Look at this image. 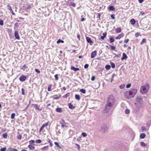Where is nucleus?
Wrapping results in <instances>:
<instances>
[{"label": "nucleus", "instance_id": "obj_50", "mask_svg": "<svg viewBox=\"0 0 151 151\" xmlns=\"http://www.w3.org/2000/svg\"><path fill=\"white\" fill-rule=\"evenodd\" d=\"M130 111L129 109H127L125 110V112L127 114H128L129 113Z\"/></svg>", "mask_w": 151, "mask_h": 151}, {"label": "nucleus", "instance_id": "obj_35", "mask_svg": "<svg viewBox=\"0 0 151 151\" xmlns=\"http://www.w3.org/2000/svg\"><path fill=\"white\" fill-rule=\"evenodd\" d=\"M141 129L142 132H145L147 131L146 128L145 127H142Z\"/></svg>", "mask_w": 151, "mask_h": 151}, {"label": "nucleus", "instance_id": "obj_62", "mask_svg": "<svg viewBox=\"0 0 151 151\" xmlns=\"http://www.w3.org/2000/svg\"><path fill=\"white\" fill-rule=\"evenodd\" d=\"M98 16L99 18V19H100V16H101V14L100 13H99L98 14Z\"/></svg>", "mask_w": 151, "mask_h": 151}, {"label": "nucleus", "instance_id": "obj_2", "mask_svg": "<svg viewBox=\"0 0 151 151\" xmlns=\"http://www.w3.org/2000/svg\"><path fill=\"white\" fill-rule=\"evenodd\" d=\"M113 106L111 104L107 103L105 106L104 112H108L110 114H111L113 110Z\"/></svg>", "mask_w": 151, "mask_h": 151}, {"label": "nucleus", "instance_id": "obj_23", "mask_svg": "<svg viewBox=\"0 0 151 151\" xmlns=\"http://www.w3.org/2000/svg\"><path fill=\"white\" fill-rule=\"evenodd\" d=\"M75 98L76 100L78 101L80 99V96L78 94H76L75 95Z\"/></svg>", "mask_w": 151, "mask_h": 151}, {"label": "nucleus", "instance_id": "obj_18", "mask_svg": "<svg viewBox=\"0 0 151 151\" xmlns=\"http://www.w3.org/2000/svg\"><path fill=\"white\" fill-rule=\"evenodd\" d=\"M68 106L69 108L71 109H73L75 108V106H73L71 103L68 104Z\"/></svg>", "mask_w": 151, "mask_h": 151}, {"label": "nucleus", "instance_id": "obj_61", "mask_svg": "<svg viewBox=\"0 0 151 151\" xmlns=\"http://www.w3.org/2000/svg\"><path fill=\"white\" fill-rule=\"evenodd\" d=\"M111 17L112 19H115V17L114 16V14H112V15H111Z\"/></svg>", "mask_w": 151, "mask_h": 151}, {"label": "nucleus", "instance_id": "obj_12", "mask_svg": "<svg viewBox=\"0 0 151 151\" xmlns=\"http://www.w3.org/2000/svg\"><path fill=\"white\" fill-rule=\"evenodd\" d=\"M124 34L123 33H122L119 34V35L118 36L116 37H115V38L116 39H119L123 37L124 36Z\"/></svg>", "mask_w": 151, "mask_h": 151}, {"label": "nucleus", "instance_id": "obj_57", "mask_svg": "<svg viewBox=\"0 0 151 151\" xmlns=\"http://www.w3.org/2000/svg\"><path fill=\"white\" fill-rule=\"evenodd\" d=\"M22 94L23 95H24L25 93H24V89L23 88H22Z\"/></svg>", "mask_w": 151, "mask_h": 151}, {"label": "nucleus", "instance_id": "obj_7", "mask_svg": "<svg viewBox=\"0 0 151 151\" xmlns=\"http://www.w3.org/2000/svg\"><path fill=\"white\" fill-rule=\"evenodd\" d=\"M48 123L49 122H48L42 125V127L40 128V130H39V132H41V131H42L43 128L46 126H47L48 125Z\"/></svg>", "mask_w": 151, "mask_h": 151}, {"label": "nucleus", "instance_id": "obj_22", "mask_svg": "<svg viewBox=\"0 0 151 151\" xmlns=\"http://www.w3.org/2000/svg\"><path fill=\"white\" fill-rule=\"evenodd\" d=\"M146 135L145 133L141 134L140 135V137L141 139H143L145 137Z\"/></svg>", "mask_w": 151, "mask_h": 151}, {"label": "nucleus", "instance_id": "obj_63", "mask_svg": "<svg viewBox=\"0 0 151 151\" xmlns=\"http://www.w3.org/2000/svg\"><path fill=\"white\" fill-rule=\"evenodd\" d=\"M60 97V96L59 97H55L53 98V99H59Z\"/></svg>", "mask_w": 151, "mask_h": 151}, {"label": "nucleus", "instance_id": "obj_14", "mask_svg": "<svg viewBox=\"0 0 151 151\" xmlns=\"http://www.w3.org/2000/svg\"><path fill=\"white\" fill-rule=\"evenodd\" d=\"M7 7H8L9 9L10 10V11L12 13L13 15H15V14L14 12L12 10V7L11 6L9 5L8 4L7 5Z\"/></svg>", "mask_w": 151, "mask_h": 151}, {"label": "nucleus", "instance_id": "obj_36", "mask_svg": "<svg viewBox=\"0 0 151 151\" xmlns=\"http://www.w3.org/2000/svg\"><path fill=\"white\" fill-rule=\"evenodd\" d=\"M80 91L83 93H85L86 92V90L83 89H80Z\"/></svg>", "mask_w": 151, "mask_h": 151}, {"label": "nucleus", "instance_id": "obj_32", "mask_svg": "<svg viewBox=\"0 0 151 151\" xmlns=\"http://www.w3.org/2000/svg\"><path fill=\"white\" fill-rule=\"evenodd\" d=\"M2 137L4 138H6L7 137V134L6 133H4L2 135Z\"/></svg>", "mask_w": 151, "mask_h": 151}, {"label": "nucleus", "instance_id": "obj_25", "mask_svg": "<svg viewBox=\"0 0 151 151\" xmlns=\"http://www.w3.org/2000/svg\"><path fill=\"white\" fill-rule=\"evenodd\" d=\"M56 111L58 112H62V109L60 108H58L56 109Z\"/></svg>", "mask_w": 151, "mask_h": 151}, {"label": "nucleus", "instance_id": "obj_15", "mask_svg": "<svg viewBox=\"0 0 151 151\" xmlns=\"http://www.w3.org/2000/svg\"><path fill=\"white\" fill-rule=\"evenodd\" d=\"M71 70H73L75 71H78L79 70V69L78 68H75L73 66H71Z\"/></svg>", "mask_w": 151, "mask_h": 151}, {"label": "nucleus", "instance_id": "obj_40", "mask_svg": "<svg viewBox=\"0 0 151 151\" xmlns=\"http://www.w3.org/2000/svg\"><path fill=\"white\" fill-rule=\"evenodd\" d=\"M15 114L14 113H13L11 115V118L12 119H13L14 118Z\"/></svg>", "mask_w": 151, "mask_h": 151}, {"label": "nucleus", "instance_id": "obj_47", "mask_svg": "<svg viewBox=\"0 0 151 151\" xmlns=\"http://www.w3.org/2000/svg\"><path fill=\"white\" fill-rule=\"evenodd\" d=\"M6 147H4L1 149L0 151H6Z\"/></svg>", "mask_w": 151, "mask_h": 151}, {"label": "nucleus", "instance_id": "obj_13", "mask_svg": "<svg viewBox=\"0 0 151 151\" xmlns=\"http://www.w3.org/2000/svg\"><path fill=\"white\" fill-rule=\"evenodd\" d=\"M127 58V56L125 53H123L122 54V57L121 58L122 60H123L126 59Z\"/></svg>", "mask_w": 151, "mask_h": 151}, {"label": "nucleus", "instance_id": "obj_26", "mask_svg": "<svg viewBox=\"0 0 151 151\" xmlns=\"http://www.w3.org/2000/svg\"><path fill=\"white\" fill-rule=\"evenodd\" d=\"M105 68L107 70H109L111 68V66L109 65H107L105 66Z\"/></svg>", "mask_w": 151, "mask_h": 151}, {"label": "nucleus", "instance_id": "obj_28", "mask_svg": "<svg viewBox=\"0 0 151 151\" xmlns=\"http://www.w3.org/2000/svg\"><path fill=\"white\" fill-rule=\"evenodd\" d=\"M110 64L112 68H115V65L114 63H113L112 62H110Z\"/></svg>", "mask_w": 151, "mask_h": 151}, {"label": "nucleus", "instance_id": "obj_51", "mask_svg": "<svg viewBox=\"0 0 151 151\" xmlns=\"http://www.w3.org/2000/svg\"><path fill=\"white\" fill-rule=\"evenodd\" d=\"M48 146L44 147H43L42 148H41V149L42 150H44L46 148L47 149L48 148Z\"/></svg>", "mask_w": 151, "mask_h": 151}, {"label": "nucleus", "instance_id": "obj_56", "mask_svg": "<svg viewBox=\"0 0 151 151\" xmlns=\"http://www.w3.org/2000/svg\"><path fill=\"white\" fill-rule=\"evenodd\" d=\"M110 47H111V49L112 50H115V48H116L115 46H112V45H110Z\"/></svg>", "mask_w": 151, "mask_h": 151}, {"label": "nucleus", "instance_id": "obj_38", "mask_svg": "<svg viewBox=\"0 0 151 151\" xmlns=\"http://www.w3.org/2000/svg\"><path fill=\"white\" fill-rule=\"evenodd\" d=\"M55 144L58 147L60 148H61V147L59 145L58 142H54Z\"/></svg>", "mask_w": 151, "mask_h": 151}, {"label": "nucleus", "instance_id": "obj_42", "mask_svg": "<svg viewBox=\"0 0 151 151\" xmlns=\"http://www.w3.org/2000/svg\"><path fill=\"white\" fill-rule=\"evenodd\" d=\"M125 86V85L124 84H122L119 86V88L120 89H123L124 88Z\"/></svg>", "mask_w": 151, "mask_h": 151}, {"label": "nucleus", "instance_id": "obj_39", "mask_svg": "<svg viewBox=\"0 0 151 151\" xmlns=\"http://www.w3.org/2000/svg\"><path fill=\"white\" fill-rule=\"evenodd\" d=\"M52 85H49L48 88V91H51V89L52 87Z\"/></svg>", "mask_w": 151, "mask_h": 151}, {"label": "nucleus", "instance_id": "obj_49", "mask_svg": "<svg viewBox=\"0 0 151 151\" xmlns=\"http://www.w3.org/2000/svg\"><path fill=\"white\" fill-rule=\"evenodd\" d=\"M35 141L34 140H31L29 141V143L30 144V145H32L34 143Z\"/></svg>", "mask_w": 151, "mask_h": 151}, {"label": "nucleus", "instance_id": "obj_52", "mask_svg": "<svg viewBox=\"0 0 151 151\" xmlns=\"http://www.w3.org/2000/svg\"><path fill=\"white\" fill-rule=\"evenodd\" d=\"M129 41V39H125L124 41V42L125 43H127Z\"/></svg>", "mask_w": 151, "mask_h": 151}, {"label": "nucleus", "instance_id": "obj_59", "mask_svg": "<svg viewBox=\"0 0 151 151\" xmlns=\"http://www.w3.org/2000/svg\"><path fill=\"white\" fill-rule=\"evenodd\" d=\"M27 66H26V65H23L22 68H21V69H23V68H27Z\"/></svg>", "mask_w": 151, "mask_h": 151}, {"label": "nucleus", "instance_id": "obj_20", "mask_svg": "<svg viewBox=\"0 0 151 151\" xmlns=\"http://www.w3.org/2000/svg\"><path fill=\"white\" fill-rule=\"evenodd\" d=\"M130 22L132 24L134 25L135 23V20L133 19H132L130 20Z\"/></svg>", "mask_w": 151, "mask_h": 151}, {"label": "nucleus", "instance_id": "obj_29", "mask_svg": "<svg viewBox=\"0 0 151 151\" xmlns=\"http://www.w3.org/2000/svg\"><path fill=\"white\" fill-rule=\"evenodd\" d=\"M47 142H48L50 143V146L51 147H52L53 145L52 141L50 139H48Z\"/></svg>", "mask_w": 151, "mask_h": 151}, {"label": "nucleus", "instance_id": "obj_10", "mask_svg": "<svg viewBox=\"0 0 151 151\" xmlns=\"http://www.w3.org/2000/svg\"><path fill=\"white\" fill-rule=\"evenodd\" d=\"M14 36L18 40H20V38L19 35V33L18 31H15L14 32Z\"/></svg>", "mask_w": 151, "mask_h": 151}, {"label": "nucleus", "instance_id": "obj_30", "mask_svg": "<svg viewBox=\"0 0 151 151\" xmlns=\"http://www.w3.org/2000/svg\"><path fill=\"white\" fill-rule=\"evenodd\" d=\"M109 40H110V43H112V42H113L115 40L114 39V38H113V37H110L109 38Z\"/></svg>", "mask_w": 151, "mask_h": 151}, {"label": "nucleus", "instance_id": "obj_16", "mask_svg": "<svg viewBox=\"0 0 151 151\" xmlns=\"http://www.w3.org/2000/svg\"><path fill=\"white\" fill-rule=\"evenodd\" d=\"M86 40L88 43H92L93 42L91 40V39L89 37H86Z\"/></svg>", "mask_w": 151, "mask_h": 151}, {"label": "nucleus", "instance_id": "obj_60", "mask_svg": "<svg viewBox=\"0 0 151 151\" xmlns=\"http://www.w3.org/2000/svg\"><path fill=\"white\" fill-rule=\"evenodd\" d=\"M95 79V77L94 76H92L91 78V80L92 81L94 80Z\"/></svg>", "mask_w": 151, "mask_h": 151}, {"label": "nucleus", "instance_id": "obj_19", "mask_svg": "<svg viewBox=\"0 0 151 151\" xmlns=\"http://www.w3.org/2000/svg\"><path fill=\"white\" fill-rule=\"evenodd\" d=\"M121 31V29L119 27L116 29V33H120Z\"/></svg>", "mask_w": 151, "mask_h": 151}, {"label": "nucleus", "instance_id": "obj_41", "mask_svg": "<svg viewBox=\"0 0 151 151\" xmlns=\"http://www.w3.org/2000/svg\"><path fill=\"white\" fill-rule=\"evenodd\" d=\"M87 134L85 132H83L82 133V135L84 137H86L87 136Z\"/></svg>", "mask_w": 151, "mask_h": 151}, {"label": "nucleus", "instance_id": "obj_27", "mask_svg": "<svg viewBox=\"0 0 151 151\" xmlns=\"http://www.w3.org/2000/svg\"><path fill=\"white\" fill-rule=\"evenodd\" d=\"M109 10L111 11H113L115 10V8L113 6H110L109 7Z\"/></svg>", "mask_w": 151, "mask_h": 151}, {"label": "nucleus", "instance_id": "obj_33", "mask_svg": "<svg viewBox=\"0 0 151 151\" xmlns=\"http://www.w3.org/2000/svg\"><path fill=\"white\" fill-rule=\"evenodd\" d=\"M57 42L58 44L60 42L63 43L64 42V41L63 40H62L60 39H59L57 41Z\"/></svg>", "mask_w": 151, "mask_h": 151}, {"label": "nucleus", "instance_id": "obj_44", "mask_svg": "<svg viewBox=\"0 0 151 151\" xmlns=\"http://www.w3.org/2000/svg\"><path fill=\"white\" fill-rule=\"evenodd\" d=\"M140 35V33L139 32H137L135 34V36L136 37H138Z\"/></svg>", "mask_w": 151, "mask_h": 151}, {"label": "nucleus", "instance_id": "obj_4", "mask_svg": "<svg viewBox=\"0 0 151 151\" xmlns=\"http://www.w3.org/2000/svg\"><path fill=\"white\" fill-rule=\"evenodd\" d=\"M115 99L113 95H110L108 98V101L107 103L111 104L114 105L115 102Z\"/></svg>", "mask_w": 151, "mask_h": 151}, {"label": "nucleus", "instance_id": "obj_1", "mask_svg": "<svg viewBox=\"0 0 151 151\" xmlns=\"http://www.w3.org/2000/svg\"><path fill=\"white\" fill-rule=\"evenodd\" d=\"M137 92V90L135 89H132L130 90L125 91L123 94L124 98L128 99L133 98L134 96Z\"/></svg>", "mask_w": 151, "mask_h": 151}, {"label": "nucleus", "instance_id": "obj_53", "mask_svg": "<svg viewBox=\"0 0 151 151\" xmlns=\"http://www.w3.org/2000/svg\"><path fill=\"white\" fill-rule=\"evenodd\" d=\"M131 85L130 83L128 84L126 86V88H129L131 87Z\"/></svg>", "mask_w": 151, "mask_h": 151}, {"label": "nucleus", "instance_id": "obj_45", "mask_svg": "<svg viewBox=\"0 0 151 151\" xmlns=\"http://www.w3.org/2000/svg\"><path fill=\"white\" fill-rule=\"evenodd\" d=\"M36 143H40L42 141L40 139H37L35 141Z\"/></svg>", "mask_w": 151, "mask_h": 151}, {"label": "nucleus", "instance_id": "obj_6", "mask_svg": "<svg viewBox=\"0 0 151 151\" xmlns=\"http://www.w3.org/2000/svg\"><path fill=\"white\" fill-rule=\"evenodd\" d=\"M62 127H66L67 126L66 124L65 121L63 119H62L60 122Z\"/></svg>", "mask_w": 151, "mask_h": 151}, {"label": "nucleus", "instance_id": "obj_34", "mask_svg": "<svg viewBox=\"0 0 151 151\" xmlns=\"http://www.w3.org/2000/svg\"><path fill=\"white\" fill-rule=\"evenodd\" d=\"M33 6L32 4L29 5L27 8V9H26V11H27V9H29L33 7Z\"/></svg>", "mask_w": 151, "mask_h": 151}, {"label": "nucleus", "instance_id": "obj_5", "mask_svg": "<svg viewBox=\"0 0 151 151\" xmlns=\"http://www.w3.org/2000/svg\"><path fill=\"white\" fill-rule=\"evenodd\" d=\"M108 129V128L105 124L102 125L101 127L99 128L98 131L99 132L104 133L107 132Z\"/></svg>", "mask_w": 151, "mask_h": 151}, {"label": "nucleus", "instance_id": "obj_21", "mask_svg": "<svg viewBox=\"0 0 151 151\" xmlns=\"http://www.w3.org/2000/svg\"><path fill=\"white\" fill-rule=\"evenodd\" d=\"M32 106L35 108V109L36 110H37L38 109H39V107L38 105L35 104H32Z\"/></svg>", "mask_w": 151, "mask_h": 151}, {"label": "nucleus", "instance_id": "obj_24", "mask_svg": "<svg viewBox=\"0 0 151 151\" xmlns=\"http://www.w3.org/2000/svg\"><path fill=\"white\" fill-rule=\"evenodd\" d=\"M28 147L31 150H33L35 148V147L31 145H29L28 146Z\"/></svg>", "mask_w": 151, "mask_h": 151}, {"label": "nucleus", "instance_id": "obj_17", "mask_svg": "<svg viewBox=\"0 0 151 151\" xmlns=\"http://www.w3.org/2000/svg\"><path fill=\"white\" fill-rule=\"evenodd\" d=\"M106 35H107V33L106 32H104L103 33V36H101V39L102 40H104V38L106 37Z\"/></svg>", "mask_w": 151, "mask_h": 151}, {"label": "nucleus", "instance_id": "obj_43", "mask_svg": "<svg viewBox=\"0 0 151 151\" xmlns=\"http://www.w3.org/2000/svg\"><path fill=\"white\" fill-rule=\"evenodd\" d=\"M4 24V21L3 20L1 19H0V25L2 26Z\"/></svg>", "mask_w": 151, "mask_h": 151}, {"label": "nucleus", "instance_id": "obj_55", "mask_svg": "<svg viewBox=\"0 0 151 151\" xmlns=\"http://www.w3.org/2000/svg\"><path fill=\"white\" fill-rule=\"evenodd\" d=\"M115 75V74L114 73V74H113L112 76L111 80V82H112V81H113V79H114V76Z\"/></svg>", "mask_w": 151, "mask_h": 151}, {"label": "nucleus", "instance_id": "obj_54", "mask_svg": "<svg viewBox=\"0 0 151 151\" xmlns=\"http://www.w3.org/2000/svg\"><path fill=\"white\" fill-rule=\"evenodd\" d=\"M35 70L36 72H37L38 73H40V71L39 70H38V69H37L36 68Z\"/></svg>", "mask_w": 151, "mask_h": 151}, {"label": "nucleus", "instance_id": "obj_48", "mask_svg": "<svg viewBox=\"0 0 151 151\" xmlns=\"http://www.w3.org/2000/svg\"><path fill=\"white\" fill-rule=\"evenodd\" d=\"M55 79L56 81H57L58 80V74H56L55 75Z\"/></svg>", "mask_w": 151, "mask_h": 151}, {"label": "nucleus", "instance_id": "obj_46", "mask_svg": "<svg viewBox=\"0 0 151 151\" xmlns=\"http://www.w3.org/2000/svg\"><path fill=\"white\" fill-rule=\"evenodd\" d=\"M146 40L144 38L142 39V41L140 43L141 45H142L144 42H146Z\"/></svg>", "mask_w": 151, "mask_h": 151}, {"label": "nucleus", "instance_id": "obj_64", "mask_svg": "<svg viewBox=\"0 0 151 151\" xmlns=\"http://www.w3.org/2000/svg\"><path fill=\"white\" fill-rule=\"evenodd\" d=\"M71 5L73 7H75L76 6V4H75L74 3H73L72 4H71Z\"/></svg>", "mask_w": 151, "mask_h": 151}, {"label": "nucleus", "instance_id": "obj_31", "mask_svg": "<svg viewBox=\"0 0 151 151\" xmlns=\"http://www.w3.org/2000/svg\"><path fill=\"white\" fill-rule=\"evenodd\" d=\"M9 151H18L17 150L12 148H9Z\"/></svg>", "mask_w": 151, "mask_h": 151}, {"label": "nucleus", "instance_id": "obj_3", "mask_svg": "<svg viewBox=\"0 0 151 151\" xmlns=\"http://www.w3.org/2000/svg\"><path fill=\"white\" fill-rule=\"evenodd\" d=\"M149 87V85L147 83L145 85L142 86L140 88V92L142 93H146L148 91Z\"/></svg>", "mask_w": 151, "mask_h": 151}, {"label": "nucleus", "instance_id": "obj_37", "mask_svg": "<svg viewBox=\"0 0 151 151\" xmlns=\"http://www.w3.org/2000/svg\"><path fill=\"white\" fill-rule=\"evenodd\" d=\"M140 145L142 147H145L146 146L145 144L143 142H140Z\"/></svg>", "mask_w": 151, "mask_h": 151}, {"label": "nucleus", "instance_id": "obj_8", "mask_svg": "<svg viewBox=\"0 0 151 151\" xmlns=\"http://www.w3.org/2000/svg\"><path fill=\"white\" fill-rule=\"evenodd\" d=\"M26 77L24 76L23 75L21 76L19 78L20 81L22 82H23L25 81L26 79Z\"/></svg>", "mask_w": 151, "mask_h": 151}, {"label": "nucleus", "instance_id": "obj_58", "mask_svg": "<svg viewBox=\"0 0 151 151\" xmlns=\"http://www.w3.org/2000/svg\"><path fill=\"white\" fill-rule=\"evenodd\" d=\"M88 64H86L84 66V68H85V69H86L87 68H88Z\"/></svg>", "mask_w": 151, "mask_h": 151}, {"label": "nucleus", "instance_id": "obj_9", "mask_svg": "<svg viewBox=\"0 0 151 151\" xmlns=\"http://www.w3.org/2000/svg\"><path fill=\"white\" fill-rule=\"evenodd\" d=\"M136 101L138 102H141L142 101V98L140 96H139L136 97Z\"/></svg>", "mask_w": 151, "mask_h": 151}, {"label": "nucleus", "instance_id": "obj_11", "mask_svg": "<svg viewBox=\"0 0 151 151\" xmlns=\"http://www.w3.org/2000/svg\"><path fill=\"white\" fill-rule=\"evenodd\" d=\"M96 55V51H94L91 52V58H94Z\"/></svg>", "mask_w": 151, "mask_h": 151}]
</instances>
